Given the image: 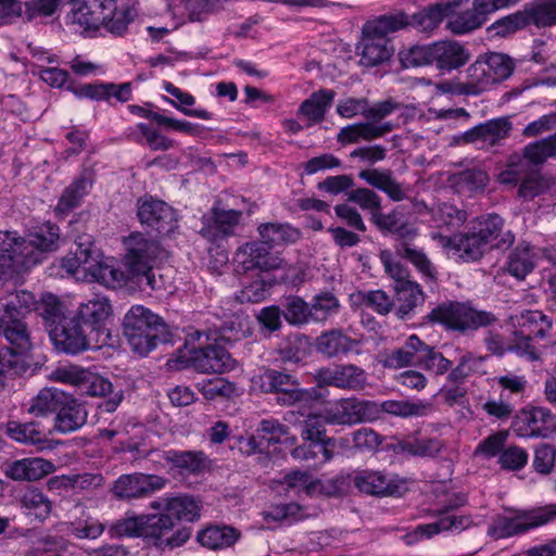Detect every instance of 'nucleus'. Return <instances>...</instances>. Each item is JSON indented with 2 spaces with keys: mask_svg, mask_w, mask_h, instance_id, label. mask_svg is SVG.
Masks as SVG:
<instances>
[{
  "mask_svg": "<svg viewBox=\"0 0 556 556\" xmlns=\"http://www.w3.org/2000/svg\"><path fill=\"white\" fill-rule=\"evenodd\" d=\"M66 25L85 38H97L103 30L123 37L138 15L136 0H67Z\"/></svg>",
  "mask_w": 556,
  "mask_h": 556,
  "instance_id": "nucleus-1",
  "label": "nucleus"
},
{
  "mask_svg": "<svg viewBox=\"0 0 556 556\" xmlns=\"http://www.w3.org/2000/svg\"><path fill=\"white\" fill-rule=\"evenodd\" d=\"M76 250L61 260V268L78 281L99 282L116 289L135 280L129 270H121L113 257L104 256L94 247L92 236L83 233L75 239Z\"/></svg>",
  "mask_w": 556,
  "mask_h": 556,
  "instance_id": "nucleus-2",
  "label": "nucleus"
},
{
  "mask_svg": "<svg viewBox=\"0 0 556 556\" xmlns=\"http://www.w3.org/2000/svg\"><path fill=\"white\" fill-rule=\"evenodd\" d=\"M450 486L451 482L447 481L434 484L433 492L438 505L441 506V508L438 509L440 517L437 521L418 525L413 531L408 532L404 536L406 544H415L443 531L460 532L484 521L482 515L470 516L451 511L462 506L466 502V497L463 494L450 492Z\"/></svg>",
  "mask_w": 556,
  "mask_h": 556,
  "instance_id": "nucleus-3",
  "label": "nucleus"
},
{
  "mask_svg": "<svg viewBox=\"0 0 556 556\" xmlns=\"http://www.w3.org/2000/svg\"><path fill=\"white\" fill-rule=\"evenodd\" d=\"M47 378L53 382L71 386L81 395L106 397L100 406L106 413L115 412L124 399L123 390L114 389L108 378L78 365H58Z\"/></svg>",
  "mask_w": 556,
  "mask_h": 556,
  "instance_id": "nucleus-4",
  "label": "nucleus"
},
{
  "mask_svg": "<svg viewBox=\"0 0 556 556\" xmlns=\"http://www.w3.org/2000/svg\"><path fill=\"white\" fill-rule=\"evenodd\" d=\"M406 20L402 15L384 14L364 24L362 33L361 63L374 66L388 61L393 49L388 34L403 29Z\"/></svg>",
  "mask_w": 556,
  "mask_h": 556,
  "instance_id": "nucleus-5",
  "label": "nucleus"
},
{
  "mask_svg": "<svg viewBox=\"0 0 556 556\" xmlns=\"http://www.w3.org/2000/svg\"><path fill=\"white\" fill-rule=\"evenodd\" d=\"M123 326L131 350L141 356L154 350L166 332L162 318L143 305L131 306L124 317Z\"/></svg>",
  "mask_w": 556,
  "mask_h": 556,
  "instance_id": "nucleus-6",
  "label": "nucleus"
},
{
  "mask_svg": "<svg viewBox=\"0 0 556 556\" xmlns=\"http://www.w3.org/2000/svg\"><path fill=\"white\" fill-rule=\"evenodd\" d=\"M125 255L124 266L129 270L138 282L146 279L151 289H157L154 276L151 274L154 265L165 257V250L162 249L156 240H153L140 232L129 235L123 241Z\"/></svg>",
  "mask_w": 556,
  "mask_h": 556,
  "instance_id": "nucleus-7",
  "label": "nucleus"
},
{
  "mask_svg": "<svg viewBox=\"0 0 556 556\" xmlns=\"http://www.w3.org/2000/svg\"><path fill=\"white\" fill-rule=\"evenodd\" d=\"M554 521L556 504L527 510L509 508L492 519L488 527V535L493 540L507 539Z\"/></svg>",
  "mask_w": 556,
  "mask_h": 556,
  "instance_id": "nucleus-8",
  "label": "nucleus"
},
{
  "mask_svg": "<svg viewBox=\"0 0 556 556\" xmlns=\"http://www.w3.org/2000/svg\"><path fill=\"white\" fill-rule=\"evenodd\" d=\"M167 365L177 370L191 367L202 374H222L235 369L236 361L219 345L192 350L186 346L178 350L177 354L168 359Z\"/></svg>",
  "mask_w": 556,
  "mask_h": 556,
  "instance_id": "nucleus-9",
  "label": "nucleus"
},
{
  "mask_svg": "<svg viewBox=\"0 0 556 556\" xmlns=\"http://www.w3.org/2000/svg\"><path fill=\"white\" fill-rule=\"evenodd\" d=\"M252 387L265 393H276L278 403L296 406L302 402H312L315 390L299 388L298 380L286 372L266 369L251 378Z\"/></svg>",
  "mask_w": 556,
  "mask_h": 556,
  "instance_id": "nucleus-10",
  "label": "nucleus"
},
{
  "mask_svg": "<svg viewBox=\"0 0 556 556\" xmlns=\"http://www.w3.org/2000/svg\"><path fill=\"white\" fill-rule=\"evenodd\" d=\"M513 326L516 328V343L511 348L514 352L526 355L530 359L538 358V350L532 340L544 338L552 327L551 320L540 311H526L519 315L510 317Z\"/></svg>",
  "mask_w": 556,
  "mask_h": 556,
  "instance_id": "nucleus-11",
  "label": "nucleus"
},
{
  "mask_svg": "<svg viewBox=\"0 0 556 556\" xmlns=\"http://www.w3.org/2000/svg\"><path fill=\"white\" fill-rule=\"evenodd\" d=\"M429 319L448 329L466 330L488 325L491 315L473 308L469 303L448 302L434 307L429 314Z\"/></svg>",
  "mask_w": 556,
  "mask_h": 556,
  "instance_id": "nucleus-12",
  "label": "nucleus"
},
{
  "mask_svg": "<svg viewBox=\"0 0 556 556\" xmlns=\"http://www.w3.org/2000/svg\"><path fill=\"white\" fill-rule=\"evenodd\" d=\"M379 257L386 273L394 280L396 299L403 303L401 311L407 313L421 303L424 295L420 286L408 278L406 268L394 258L392 252L382 250Z\"/></svg>",
  "mask_w": 556,
  "mask_h": 556,
  "instance_id": "nucleus-13",
  "label": "nucleus"
},
{
  "mask_svg": "<svg viewBox=\"0 0 556 556\" xmlns=\"http://www.w3.org/2000/svg\"><path fill=\"white\" fill-rule=\"evenodd\" d=\"M153 15L167 14L174 18V27L187 21L200 22L211 12L210 0H147Z\"/></svg>",
  "mask_w": 556,
  "mask_h": 556,
  "instance_id": "nucleus-14",
  "label": "nucleus"
},
{
  "mask_svg": "<svg viewBox=\"0 0 556 556\" xmlns=\"http://www.w3.org/2000/svg\"><path fill=\"white\" fill-rule=\"evenodd\" d=\"M431 238L438 242L448 257L462 262L477 261L488 251L472 228L468 232L457 233L453 237L432 232Z\"/></svg>",
  "mask_w": 556,
  "mask_h": 556,
  "instance_id": "nucleus-15",
  "label": "nucleus"
},
{
  "mask_svg": "<svg viewBox=\"0 0 556 556\" xmlns=\"http://www.w3.org/2000/svg\"><path fill=\"white\" fill-rule=\"evenodd\" d=\"M513 430L522 438H548L556 433V417L546 408H523L515 418Z\"/></svg>",
  "mask_w": 556,
  "mask_h": 556,
  "instance_id": "nucleus-16",
  "label": "nucleus"
},
{
  "mask_svg": "<svg viewBox=\"0 0 556 556\" xmlns=\"http://www.w3.org/2000/svg\"><path fill=\"white\" fill-rule=\"evenodd\" d=\"M352 480L364 493L371 495H402L408 490V481L379 470L356 471Z\"/></svg>",
  "mask_w": 556,
  "mask_h": 556,
  "instance_id": "nucleus-17",
  "label": "nucleus"
},
{
  "mask_svg": "<svg viewBox=\"0 0 556 556\" xmlns=\"http://www.w3.org/2000/svg\"><path fill=\"white\" fill-rule=\"evenodd\" d=\"M138 218L141 224L155 229L160 235H168L177 227V214L165 202L144 197L138 202Z\"/></svg>",
  "mask_w": 556,
  "mask_h": 556,
  "instance_id": "nucleus-18",
  "label": "nucleus"
},
{
  "mask_svg": "<svg viewBox=\"0 0 556 556\" xmlns=\"http://www.w3.org/2000/svg\"><path fill=\"white\" fill-rule=\"evenodd\" d=\"M159 511V514L147 515L144 539L152 540L159 546L177 547L182 545L189 539V532L185 529L173 532L175 523L172 516L165 510Z\"/></svg>",
  "mask_w": 556,
  "mask_h": 556,
  "instance_id": "nucleus-19",
  "label": "nucleus"
},
{
  "mask_svg": "<svg viewBox=\"0 0 556 556\" xmlns=\"http://www.w3.org/2000/svg\"><path fill=\"white\" fill-rule=\"evenodd\" d=\"M233 263L238 271L258 269L263 273L280 269L282 260L271 255L262 243L248 242L237 250Z\"/></svg>",
  "mask_w": 556,
  "mask_h": 556,
  "instance_id": "nucleus-20",
  "label": "nucleus"
},
{
  "mask_svg": "<svg viewBox=\"0 0 556 556\" xmlns=\"http://www.w3.org/2000/svg\"><path fill=\"white\" fill-rule=\"evenodd\" d=\"M504 224L500 215L489 213L477 217L471 228L486 250L506 249L515 242V235L511 230H504Z\"/></svg>",
  "mask_w": 556,
  "mask_h": 556,
  "instance_id": "nucleus-21",
  "label": "nucleus"
},
{
  "mask_svg": "<svg viewBox=\"0 0 556 556\" xmlns=\"http://www.w3.org/2000/svg\"><path fill=\"white\" fill-rule=\"evenodd\" d=\"M316 379L319 384L352 391L362 390L367 383L365 370L352 364L320 368Z\"/></svg>",
  "mask_w": 556,
  "mask_h": 556,
  "instance_id": "nucleus-22",
  "label": "nucleus"
},
{
  "mask_svg": "<svg viewBox=\"0 0 556 556\" xmlns=\"http://www.w3.org/2000/svg\"><path fill=\"white\" fill-rule=\"evenodd\" d=\"M49 336L55 349L66 354L76 355L90 349V339L75 317L52 327Z\"/></svg>",
  "mask_w": 556,
  "mask_h": 556,
  "instance_id": "nucleus-23",
  "label": "nucleus"
},
{
  "mask_svg": "<svg viewBox=\"0 0 556 556\" xmlns=\"http://www.w3.org/2000/svg\"><path fill=\"white\" fill-rule=\"evenodd\" d=\"M375 404L370 401L342 399L324 408L325 421H328L329 425L358 424L369 420L368 410H375Z\"/></svg>",
  "mask_w": 556,
  "mask_h": 556,
  "instance_id": "nucleus-24",
  "label": "nucleus"
},
{
  "mask_svg": "<svg viewBox=\"0 0 556 556\" xmlns=\"http://www.w3.org/2000/svg\"><path fill=\"white\" fill-rule=\"evenodd\" d=\"M167 480L156 475H123L114 483L113 492L118 498H138L165 488Z\"/></svg>",
  "mask_w": 556,
  "mask_h": 556,
  "instance_id": "nucleus-25",
  "label": "nucleus"
},
{
  "mask_svg": "<svg viewBox=\"0 0 556 556\" xmlns=\"http://www.w3.org/2000/svg\"><path fill=\"white\" fill-rule=\"evenodd\" d=\"M470 0H450L446 5H451L446 11V28L455 35H465L479 28L483 22L484 13L477 10L475 1L472 8H469Z\"/></svg>",
  "mask_w": 556,
  "mask_h": 556,
  "instance_id": "nucleus-26",
  "label": "nucleus"
},
{
  "mask_svg": "<svg viewBox=\"0 0 556 556\" xmlns=\"http://www.w3.org/2000/svg\"><path fill=\"white\" fill-rule=\"evenodd\" d=\"M511 130L508 118H493L479 124L462 135V140L477 149H490L505 139Z\"/></svg>",
  "mask_w": 556,
  "mask_h": 556,
  "instance_id": "nucleus-27",
  "label": "nucleus"
},
{
  "mask_svg": "<svg viewBox=\"0 0 556 556\" xmlns=\"http://www.w3.org/2000/svg\"><path fill=\"white\" fill-rule=\"evenodd\" d=\"M111 313L110 300L100 294L93 295L79 306L78 316L96 333L97 343H105L108 333L104 326Z\"/></svg>",
  "mask_w": 556,
  "mask_h": 556,
  "instance_id": "nucleus-28",
  "label": "nucleus"
},
{
  "mask_svg": "<svg viewBox=\"0 0 556 556\" xmlns=\"http://www.w3.org/2000/svg\"><path fill=\"white\" fill-rule=\"evenodd\" d=\"M150 508L154 510H165L174 519V523L178 521L193 522L200 518L201 505L192 496L164 495L157 497L150 503Z\"/></svg>",
  "mask_w": 556,
  "mask_h": 556,
  "instance_id": "nucleus-29",
  "label": "nucleus"
},
{
  "mask_svg": "<svg viewBox=\"0 0 556 556\" xmlns=\"http://www.w3.org/2000/svg\"><path fill=\"white\" fill-rule=\"evenodd\" d=\"M33 298V304L27 311V315L31 312H36L45 323V326L50 329L54 326H59L61 323L66 320V315L70 312V306L65 300L47 292L43 293L39 300H37L34 293L26 291Z\"/></svg>",
  "mask_w": 556,
  "mask_h": 556,
  "instance_id": "nucleus-30",
  "label": "nucleus"
},
{
  "mask_svg": "<svg viewBox=\"0 0 556 556\" xmlns=\"http://www.w3.org/2000/svg\"><path fill=\"white\" fill-rule=\"evenodd\" d=\"M317 400H316V392L313 393V400L312 402H302L296 405L298 407V414L302 417H305L304 419V427L302 429V438L305 441H315L319 443H327L328 447L332 446V440L331 439H325V426L328 424V421H325V412L324 409H317L315 407Z\"/></svg>",
  "mask_w": 556,
  "mask_h": 556,
  "instance_id": "nucleus-31",
  "label": "nucleus"
},
{
  "mask_svg": "<svg viewBox=\"0 0 556 556\" xmlns=\"http://www.w3.org/2000/svg\"><path fill=\"white\" fill-rule=\"evenodd\" d=\"M470 58L466 47L456 40L432 42V60L441 71H452L465 65Z\"/></svg>",
  "mask_w": 556,
  "mask_h": 556,
  "instance_id": "nucleus-32",
  "label": "nucleus"
},
{
  "mask_svg": "<svg viewBox=\"0 0 556 556\" xmlns=\"http://www.w3.org/2000/svg\"><path fill=\"white\" fill-rule=\"evenodd\" d=\"M256 432L264 442L267 453L270 452V446L273 452L286 453L287 448H291L296 442V435L290 433L287 426L274 418L263 419Z\"/></svg>",
  "mask_w": 556,
  "mask_h": 556,
  "instance_id": "nucleus-33",
  "label": "nucleus"
},
{
  "mask_svg": "<svg viewBox=\"0 0 556 556\" xmlns=\"http://www.w3.org/2000/svg\"><path fill=\"white\" fill-rule=\"evenodd\" d=\"M271 489L279 494L282 492H293L298 495L304 493L309 496L320 494L325 491L323 482L319 479L314 478L307 471L301 470L290 471L286 473L282 479L274 480Z\"/></svg>",
  "mask_w": 556,
  "mask_h": 556,
  "instance_id": "nucleus-34",
  "label": "nucleus"
},
{
  "mask_svg": "<svg viewBox=\"0 0 556 556\" xmlns=\"http://www.w3.org/2000/svg\"><path fill=\"white\" fill-rule=\"evenodd\" d=\"M539 251L527 242H520L507 255L504 270L517 280H523L535 268Z\"/></svg>",
  "mask_w": 556,
  "mask_h": 556,
  "instance_id": "nucleus-35",
  "label": "nucleus"
},
{
  "mask_svg": "<svg viewBox=\"0 0 556 556\" xmlns=\"http://www.w3.org/2000/svg\"><path fill=\"white\" fill-rule=\"evenodd\" d=\"M424 211L417 205V212L422 223H430L437 228H446L447 230L459 228L467 219L465 211L458 210L456 206L442 203L435 207L428 208L422 205Z\"/></svg>",
  "mask_w": 556,
  "mask_h": 556,
  "instance_id": "nucleus-36",
  "label": "nucleus"
},
{
  "mask_svg": "<svg viewBox=\"0 0 556 556\" xmlns=\"http://www.w3.org/2000/svg\"><path fill=\"white\" fill-rule=\"evenodd\" d=\"M450 8L452 7L446 5V2H439L424 8L412 16L404 12L391 13V15H402L405 17L406 23L403 25V28L412 26L420 33L432 34L446 20V11Z\"/></svg>",
  "mask_w": 556,
  "mask_h": 556,
  "instance_id": "nucleus-37",
  "label": "nucleus"
},
{
  "mask_svg": "<svg viewBox=\"0 0 556 556\" xmlns=\"http://www.w3.org/2000/svg\"><path fill=\"white\" fill-rule=\"evenodd\" d=\"M55 466L41 457H30L15 460L5 469V475L16 481H36L52 473Z\"/></svg>",
  "mask_w": 556,
  "mask_h": 556,
  "instance_id": "nucleus-38",
  "label": "nucleus"
},
{
  "mask_svg": "<svg viewBox=\"0 0 556 556\" xmlns=\"http://www.w3.org/2000/svg\"><path fill=\"white\" fill-rule=\"evenodd\" d=\"M25 316H12L7 319L5 325L1 329L7 341L10 343V349L15 354L21 355L27 361L30 352L34 349V342L28 330L27 325L22 321Z\"/></svg>",
  "mask_w": 556,
  "mask_h": 556,
  "instance_id": "nucleus-39",
  "label": "nucleus"
},
{
  "mask_svg": "<svg viewBox=\"0 0 556 556\" xmlns=\"http://www.w3.org/2000/svg\"><path fill=\"white\" fill-rule=\"evenodd\" d=\"M72 517L73 520L60 526L61 532L77 539L96 540L104 531V525L91 517L84 507H76Z\"/></svg>",
  "mask_w": 556,
  "mask_h": 556,
  "instance_id": "nucleus-40",
  "label": "nucleus"
},
{
  "mask_svg": "<svg viewBox=\"0 0 556 556\" xmlns=\"http://www.w3.org/2000/svg\"><path fill=\"white\" fill-rule=\"evenodd\" d=\"M72 517L73 520L60 526L61 532L77 539L96 540L104 531V525L91 517L84 507H76Z\"/></svg>",
  "mask_w": 556,
  "mask_h": 556,
  "instance_id": "nucleus-41",
  "label": "nucleus"
},
{
  "mask_svg": "<svg viewBox=\"0 0 556 556\" xmlns=\"http://www.w3.org/2000/svg\"><path fill=\"white\" fill-rule=\"evenodd\" d=\"M87 416L88 413L83 404L65 396L54 419V430L60 433L76 431L86 424Z\"/></svg>",
  "mask_w": 556,
  "mask_h": 556,
  "instance_id": "nucleus-42",
  "label": "nucleus"
},
{
  "mask_svg": "<svg viewBox=\"0 0 556 556\" xmlns=\"http://www.w3.org/2000/svg\"><path fill=\"white\" fill-rule=\"evenodd\" d=\"M376 406L375 410H368V418L374 419L375 416L382 412L389 415L407 418L425 416L431 410V404L425 401H395L388 400L381 403L372 402Z\"/></svg>",
  "mask_w": 556,
  "mask_h": 556,
  "instance_id": "nucleus-43",
  "label": "nucleus"
},
{
  "mask_svg": "<svg viewBox=\"0 0 556 556\" xmlns=\"http://www.w3.org/2000/svg\"><path fill=\"white\" fill-rule=\"evenodd\" d=\"M7 432L16 442L35 445L39 450L51 447L48 433L38 422L10 421Z\"/></svg>",
  "mask_w": 556,
  "mask_h": 556,
  "instance_id": "nucleus-44",
  "label": "nucleus"
},
{
  "mask_svg": "<svg viewBox=\"0 0 556 556\" xmlns=\"http://www.w3.org/2000/svg\"><path fill=\"white\" fill-rule=\"evenodd\" d=\"M241 212L237 210H222L213 207L211 215L203 216L204 236L217 237L219 235H230L233 228L239 224Z\"/></svg>",
  "mask_w": 556,
  "mask_h": 556,
  "instance_id": "nucleus-45",
  "label": "nucleus"
},
{
  "mask_svg": "<svg viewBox=\"0 0 556 556\" xmlns=\"http://www.w3.org/2000/svg\"><path fill=\"white\" fill-rule=\"evenodd\" d=\"M391 130L390 124H376L363 122L343 127L338 134V141L342 144L355 143L359 140L371 141L382 137Z\"/></svg>",
  "mask_w": 556,
  "mask_h": 556,
  "instance_id": "nucleus-46",
  "label": "nucleus"
},
{
  "mask_svg": "<svg viewBox=\"0 0 556 556\" xmlns=\"http://www.w3.org/2000/svg\"><path fill=\"white\" fill-rule=\"evenodd\" d=\"M424 342L415 334L407 338L404 346L380 355V363L388 368H403L416 364Z\"/></svg>",
  "mask_w": 556,
  "mask_h": 556,
  "instance_id": "nucleus-47",
  "label": "nucleus"
},
{
  "mask_svg": "<svg viewBox=\"0 0 556 556\" xmlns=\"http://www.w3.org/2000/svg\"><path fill=\"white\" fill-rule=\"evenodd\" d=\"M93 186V178L90 173H85L76 178L62 193L55 212L65 214L77 207L81 200L90 192Z\"/></svg>",
  "mask_w": 556,
  "mask_h": 556,
  "instance_id": "nucleus-48",
  "label": "nucleus"
},
{
  "mask_svg": "<svg viewBox=\"0 0 556 556\" xmlns=\"http://www.w3.org/2000/svg\"><path fill=\"white\" fill-rule=\"evenodd\" d=\"M374 223L379 229L395 235L402 242L414 239L418 231L417 228L408 224L399 210H394L389 214L375 213Z\"/></svg>",
  "mask_w": 556,
  "mask_h": 556,
  "instance_id": "nucleus-49",
  "label": "nucleus"
},
{
  "mask_svg": "<svg viewBox=\"0 0 556 556\" xmlns=\"http://www.w3.org/2000/svg\"><path fill=\"white\" fill-rule=\"evenodd\" d=\"M162 88L175 99L165 98V101L186 116L204 121H211L213 118V114L203 108L191 109L195 103V98L191 93L181 90L170 81H163Z\"/></svg>",
  "mask_w": 556,
  "mask_h": 556,
  "instance_id": "nucleus-50",
  "label": "nucleus"
},
{
  "mask_svg": "<svg viewBox=\"0 0 556 556\" xmlns=\"http://www.w3.org/2000/svg\"><path fill=\"white\" fill-rule=\"evenodd\" d=\"M358 342L344 334L341 330L321 333L316 340V350L328 356L336 357L352 352Z\"/></svg>",
  "mask_w": 556,
  "mask_h": 556,
  "instance_id": "nucleus-51",
  "label": "nucleus"
},
{
  "mask_svg": "<svg viewBox=\"0 0 556 556\" xmlns=\"http://www.w3.org/2000/svg\"><path fill=\"white\" fill-rule=\"evenodd\" d=\"M258 235L262 239V244L273 248L280 244L294 243L300 239L301 232L299 229L289 224L282 223H266L258 226Z\"/></svg>",
  "mask_w": 556,
  "mask_h": 556,
  "instance_id": "nucleus-52",
  "label": "nucleus"
},
{
  "mask_svg": "<svg viewBox=\"0 0 556 556\" xmlns=\"http://www.w3.org/2000/svg\"><path fill=\"white\" fill-rule=\"evenodd\" d=\"M198 542L210 549H225L232 546L239 539V533L232 527L211 526L198 533Z\"/></svg>",
  "mask_w": 556,
  "mask_h": 556,
  "instance_id": "nucleus-53",
  "label": "nucleus"
},
{
  "mask_svg": "<svg viewBox=\"0 0 556 556\" xmlns=\"http://www.w3.org/2000/svg\"><path fill=\"white\" fill-rule=\"evenodd\" d=\"M278 283V275L273 271L257 273L255 279L245 285L236 299L240 303L252 302L258 303L266 299L269 289Z\"/></svg>",
  "mask_w": 556,
  "mask_h": 556,
  "instance_id": "nucleus-54",
  "label": "nucleus"
},
{
  "mask_svg": "<svg viewBox=\"0 0 556 556\" xmlns=\"http://www.w3.org/2000/svg\"><path fill=\"white\" fill-rule=\"evenodd\" d=\"M395 251L399 256L410 262L425 279H437V268L422 249L404 241L396 245Z\"/></svg>",
  "mask_w": 556,
  "mask_h": 556,
  "instance_id": "nucleus-55",
  "label": "nucleus"
},
{
  "mask_svg": "<svg viewBox=\"0 0 556 556\" xmlns=\"http://www.w3.org/2000/svg\"><path fill=\"white\" fill-rule=\"evenodd\" d=\"M395 251L399 256L410 262L425 279H437V268L422 249L404 241L396 245Z\"/></svg>",
  "mask_w": 556,
  "mask_h": 556,
  "instance_id": "nucleus-56",
  "label": "nucleus"
},
{
  "mask_svg": "<svg viewBox=\"0 0 556 556\" xmlns=\"http://www.w3.org/2000/svg\"><path fill=\"white\" fill-rule=\"evenodd\" d=\"M334 99V92L321 89L306 99L299 109V115L306 117L311 123H319L324 119Z\"/></svg>",
  "mask_w": 556,
  "mask_h": 556,
  "instance_id": "nucleus-57",
  "label": "nucleus"
},
{
  "mask_svg": "<svg viewBox=\"0 0 556 556\" xmlns=\"http://www.w3.org/2000/svg\"><path fill=\"white\" fill-rule=\"evenodd\" d=\"M445 445L435 438H421L417 435H409L397 443V448L409 455L421 457H434L439 455Z\"/></svg>",
  "mask_w": 556,
  "mask_h": 556,
  "instance_id": "nucleus-58",
  "label": "nucleus"
},
{
  "mask_svg": "<svg viewBox=\"0 0 556 556\" xmlns=\"http://www.w3.org/2000/svg\"><path fill=\"white\" fill-rule=\"evenodd\" d=\"M129 136L138 143L148 146L154 151H166L174 147V141L163 135L159 129L138 123L129 128Z\"/></svg>",
  "mask_w": 556,
  "mask_h": 556,
  "instance_id": "nucleus-59",
  "label": "nucleus"
},
{
  "mask_svg": "<svg viewBox=\"0 0 556 556\" xmlns=\"http://www.w3.org/2000/svg\"><path fill=\"white\" fill-rule=\"evenodd\" d=\"M66 394L58 388H43L31 399L28 413L35 416H47L58 412Z\"/></svg>",
  "mask_w": 556,
  "mask_h": 556,
  "instance_id": "nucleus-60",
  "label": "nucleus"
},
{
  "mask_svg": "<svg viewBox=\"0 0 556 556\" xmlns=\"http://www.w3.org/2000/svg\"><path fill=\"white\" fill-rule=\"evenodd\" d=\"M21 505L25 515L39 521L46 520L52 509L51 501L36 488H29L23 493Z\"/></svg>",
  "mask_w": 556,
  "mask_h": 556,
  "instance_id": "nucleus-61",
  "label": "nucleus"
},
{
  "mask_svg": "<svg viewBox=\"0 0 556 556\" xmlns=\"http://www.w3.org/2000/svg\"><path fill=\"white\" fill-rule=\"evenodd\" d=\"M465 80L469 96H479L496 86L480 56L466 70Z\"/></svg>",
  "mask_w": 556,
  "mask_h": 556,
  "instance_id": "nucleus-62",
  "label": "nucleus"
},
{
  "mask_svg": "<svg viewBox=\"0 0 556 556\" xmlns=\"http://www.w3.org/2000/svg\"><path fill=\"white\" fill-rule=\"evenodd\" d=\"M195 387L208 401L231 399L239 394L235 383L219 377L201 380L195 384Z\"/></svg>",
  "mask_w": 556,
  "mask_h": 556,
  "instance_id": "nucleus-63",
  "label": "nucleus"
},
{
  "mask_svg": "<svg viewBox=\"0 0 556 556\" xmlns=\"http://www.w3.org/2000/svg\"><path fill=\"white\" fill-rule=\"evenodd\" d=\"M480 59L496 85L503 83L513 74L514 63L510 58L503 53L490 52L480 55Z\"/></svg>",
  "mask_w": 556,
  "mask_h": 556,
  "instance_id": "nucleus-64",
  "label": "nucleus"
}]
</instances>
